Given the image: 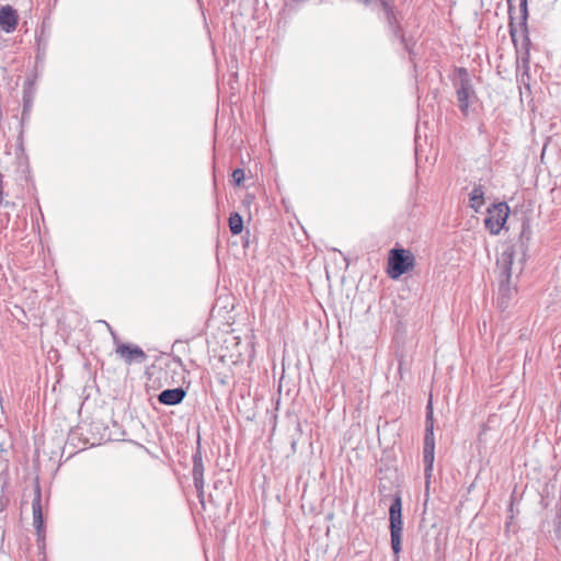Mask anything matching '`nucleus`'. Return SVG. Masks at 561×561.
Wrapping results in <instances>:
<instances>
[{
  "label": "nucleus",
  "mask_w": 561,
  "mask_h": 561,
  "mask_svg": "<svg viewBox=\"0 0 561 561\" xmlns=\"http://www.w3.org/2000/svg\"><path fill=\"white\" fill-rule=\"evenodd\" d=\"M519 7H520V12H522L523 20L525 22L526 19H527V14H528V12H527V0H520Z\"/></svg>",
  "instance_id": "nucleus-19"
},
{
  "label": "nucleus",
  "mask_w": 561,
  "mask_h": 561,
  "mask_svg": "<svg viewBox=\"0 0 561 561\" xmlns=\"http://www.w3.org/2000/svg\"><path fill=\"white\" fill-rule=\"evenodd\" d=\"M389 529L391 537V549L393 554L399 558L401 551L402 523V500L399 493L394 494L389 507Z\"/></svg>",
  "instance_id": "nucleus-2"
},
{
  "label": "nucleus",
  "mask_w": 561,
  "mask_h": 561,
  "mask_svg": "<svg viewBox=\"0 0 561 561\" xmlns=\"http://www.w3.org/2000/svg\"><path fill=\"white\" fill-rule=\"evenodd\" d=\"M434 449H435V439H434V431H433V410H432V401H428L427 404V413H426V426H425V437H424V448H423V457L424 462L426 465V471L432 469L434 461Z\"/></svg>",
  "instance_id": "nucleus-6"
},
{
  "label": "nucleus",
  "mask_w": 561,
  "mask_h": 561,
  "mask_svg": "<svg viewBox=\"0 0 561 561\" xmlns=\"http://www.w3.org/2000/svg\"><path fill=\"white\" fill-rule=\"evenodd\" d=\"M32 510H33V525L36 529L37 535L41 536L43 533L44 520H43V511H42V505H41V493L39 492H37L36 496L33 500Z\"/></svg>",
  "instance_id": "nucleus-10"
},
{
  "label": "nucleus",
  "mask_w": 561,
  "mask_h": 561,
  "mask_svg": "<svg viewBox=\"0 0 561 561\" xmlns=\"http://www.w3.org/2000/svg\"><path fill=\"white\" fill-rule=\"evenodd\" d=\"M186 396V391L182 387L165 389L158 394V401L163 405L180 404Z\"/></svg>",
  "instance_id": "nucleus-9"
},
{
  "label": "nucleus",
  "mask_w": 561,
  "mask_h": 561,
  "mask_svg": "<svg viewBox=\"0 0 561 561\" xmlns=\"http://www.w3.org/2000/svg\"><path fill=\"white\" fill-rule=\"evenodd\" d=\"M7 506V500L3 499V496L1 495L0 496V513H2L4 511Z\"/></svg>",
  "instance_id": "nucleus-21"
},
{
  "label": "nucleus",
  "mask_w": 561,
  "mask_h": 561,
  "mask_svg": "<svg viewBox=\"0 0 561 561\" xmlns=\"http://www.w3.org/2000/svg\"><path fill=\"white\" fill-rule=\"evenodd\" d=\"M484 205V191L481 185H476L469 193V206L474 210L479 211Z\"/></svg>",
  "instance_id": "nucleus-11"
},
{
  "label": "nucleus",
  "mask_w": 561,
  "mask_h": 561,
  "mask_svg": "<svg viewBox=\"0 0 561 561\" xmlns=\"http://www.w3.org/2000/svg\"><path fill=\"white\" fill-rule=\"evenodd\" d=\"M229 229L232 234H239L243 230V219L238 213L230 214Z\"/></svg>",
  "instance_id": "nucleus-14"
},
{
  "label": "nucleus",
  "mask_w": 561,
  "mask_h": 561,
  "mask_svg": "<svg viewBox=\"0 0 561 561\" xmlns=\"http://www.w3.org/2000/svg\"><path fill=\"white\" fill-rule=\"evenodd\" d=\"M232 180L236 185L240 186L244 181V170L240 168L233 170Z\"/></svg>",
  "instance_id": "nucleus-17"
},
{
  "label": "nucleus",
  "mask_w": 561,
  "mask_h": 561,
  "mask_svg": "<svg viewBox=\"0 0 561 561\" xmlns=\"http://www.w3.org/2000/svg\"><path fill=\"white\" fill-rule=\"evenodd\" d=\"M525 42H526V45H528V43H529L528 37H525Z\"/></svg>",
  "instance_id": "nucleus-26"
},
{
  "label": "nucleus",
  "mask_w": 561,
  "mask_h": 561,
  "mask_svg": "<svg viewBox=\"0 0 561 561\" xmlns=\"http://www.w3.org/2000/svg\"><path fill=\"white\" fill-rule=\"evenodd\" d=\"M115 352L127 364L144 363L148 358L142 348L134 344L119 343Z\"/></svg>",
  "instance_id": "nucleus-7"
},
{
  "label": "nucleus",
  "mask_w": 561,
  "mask_h": 561,
  "mask_svg": "<svg viewBox=\"0 0 561 561\" xmlns=\"http://www.w3.org/2000/svg\"><path fill=\"white\" fill-rule=\"evenodd\" d=\"M511 36L513 38V42L515 43L516 42V39H515V32L513 30H511Z\"/></svg>",
  "instance_id": "nucleus-24"
},
{
  "label": "nucleus",
  "mask_w": 561,
  "mask_h": 561,
  "mask_svg": "<svg viewBox=\"0 0 561 561\" xmlns=\"http://www.w3.org/2000/svg\"><path fill=\"white\" fill-rule=\"evenodd\" d=\"M510 214V207L506 203H499L488 208L484 218V226L491 234H499L503 229Z\"/></svg>",
  "instance_id": "nucleus-5"
},
{
  "label": "nucleus",
  "mask_w": 561,
  "mask_h": 561,
  "mask_svg": "<svg viewBox=\"0 0 561 561\" xmlns=\"http://www.w3.org/2000/svg\"><path fill=\"white\" fill-rule=\"evenodd\" d=\"M193 479L194 484L201 485L202 482H204V465L199 450H197L193 456Z\"/></svg>",
  "instance_id": "nucleus-12"
},
{
  "label": "nucleus",
  "mask_w": 561,
  "mask_h": 561,
  "mask_svg": "<svg viewBox=\"0 0 561 561\" xmlns=\"http://www.w3.org/2000/svg\"><path fill=\"white\" fill-rule=\"evenodd\" d=\"M3 450H4V448L2 447V444H0V453Z\"/></svg>",
  "instance_id": "nucleus-25"
},
{
  "label": "nucleus",
  "mask_w": 561,
  "mask_h": 561,
  "mask_svg": "<svg viewBox=\"0 0 561 561\" xmlns=\"http://www.w3.org/2000/svg\"><path fill=\"white\" fill-rule=\"evenodd\" d=\"M33 101H34V91H33L32 87L25 88L23 91L22 122H24L25 117L31 112Z\"/></svg>",
  "instance_id": "nucleus-13"
},
{
  "label": "nucleus",
  "mask_w": 561,
  "mask_h": 561,
  "mask_svg": "<svg viewBox=\"0 0 561 561\" xmlns=\"http://www.w3.org/2000/svg\"><path fill=\"white\" fill-rule=\"evenodd\" d=\"M530 240V231L528 227H523L519 239L516 242L508 243L504 247L502 253L497 257L496 266L500 277V295L508 297L512 293L510 287L511 278L518 276L524 271L527 256V243Z\"/></svg>",
  "instance_id": "nucleus-1"
},
{
  "label": "nucleus",
  "mask_w": 561,
  "mask_h": 561,
  "mask_svg": "<svg viewBox=\"0 0 561 561\" xmlns=\"http://www.w3.org/2000/svg\"><path fill=\"white\" fill-rule=\"evenodd\" d=\"M364 5H368L373 0H358Z\"/></svg>",
  "instance_id": "nucleus-23"
},
{
  "label": "nucleus",
  "mask_w": 561,
  "mask_h": 561,
  "mask_svg": "<svg viewBox=\"0 0 561 561\" xmlns=\"http://www.w3.org/2000/svg\"><path fill=\"white\" fill-rule=\"evenodd\" d=\"M458 107L465 115H469V108L477 103V94L473 89L472 80L468 71L463 68H458Z\"/></svg>",
  "instance_id": "nucleus-4"
},
{
  "label": "nucleus",
  "mask_w": 561,
  "mask_h": 561,
  "mask_svg": "<svg viewBox=\"0 0 561 561\" xmlns=\"http://www.w3.org/2000/svg\"><path fill=\"white\" fill-rule=\"evenodd\" d=\"M414 266L413 254L405 249L394 248L389 251L387 273L390 278L397 279Z\"/></svg>",
  "instance_id": "nucleus-3"
},
{
  "label": "nucleus",
  "mask_w": 561,
  "mask_h": 561,
  "mask_svg": "<svg viewBox=\"0 0 561 561\" xmlns=\"http://www.w3.org/2000/svg\"><path fill=\"white\" fill-rule=\"evenodd\" d=\"M194 485L196 488V492H197L199 502L204 506V482H202L201 486H199V484H194Z\"/></svg>",
  "instance_id": "nucleus-18"
},
{
  "label": "nucleus",
  "mask_w": 561,
  "mask_h": 561,
  "mask_svg": "<svg viewBox=\"0 0 561 561\" xmlns=\"http://www.w3.org/2000/svg\"><path fill=\"white\" fill-rule=\"evenodd\" d=\"M3 195H4L3 181H2V175L0 174V203H3Z\"/></svg>",
  "instance_id": "nucleus-20"
},
{
  "label": "nucleus",
  "mask_w": 561,
  "mask_h": 561,
  "mask_svg": "<svg viewBox=\"0 0 561 561\" xmlns=\"http://www.w3.org/2000/svg\"><path fill=\"white\" fill-rule=\"evenodd\" d=\"M528 56H529V53H528V48H526V53H525V57L523 58V62H524V71L523 73L520 75V78H519V82L522 84H524L525 88L529 89V73H528Z\"/></svg>",
  "instance_id": "nucleus-15"
},
{
  "label": "nucleus",
  "mask_w": 561,
  "mask_h": 561,
  "mask_svg": "<svg viewBox=\"0 0 561 561\" xmlns=\"http://www.w3.org/2000/svg\"><path fill=\"white\" fill-rule=\"evenodd\" d=\"M380 2V4L382 3V0H378Z\"/></svg>",
  "instance_id": "nucleus-27"
},
{
  "label": "nucleus",
  "mask_w": 561,
  "mask_h": 561,
  "mask_svg": "<svg viewBox=\"0 0 561 561\" xmlns=\"http://www.w3.org/2000/svg\"><path fill=\"white\" fill-rule=\"evenodd\" d=\"M19 16L11 5L0 9V28L7 33L13 32L18 26Z\"/></svg>",
  "instance_id": "nucleus-8"
},
{
  "label": "nucleus",
  "mask_w": 561,
  "mask_h": 561,
  "mask_svg": "<svg viewBox=\"0 0 561 561\" xmlns=\"http://www.w3.org/2000/svg\"><path fill=\"white\" fill-rule=\"evenodd\" d=\"M296 445H297V440L295 438H291L290 446H291L293 453H296Z\"/></svg>",
  "instance_id": "nucleus-22"
},
{
  "label": "nucleus",
  "mask_w": 561,
  "mask_h": 561,
  "mask_svg": "<svg viewBox=\"0 0 561 561\" xmlns=\"http://www.w3.org/2000/svg\"><path fill=\"white\" fill-rule=\"evenodd\" d=\"M380 7H381L382 11L385 12L387 21L391 24L394 15H393V9H392V4H391L390 0H382V3Z\"/></svg>",
  "instance_id": "nucleus-16"
}]
</instances>
